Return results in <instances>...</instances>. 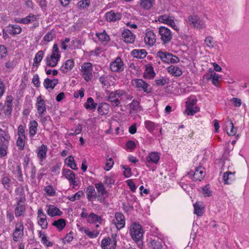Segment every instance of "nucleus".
<instances>
[{
	"mask_svg": "<svg viewBox=\"0 0 249 249\" xmlns=\"http://www.w3.org/2000/svg\"><path fill=\"white\" fill-rule=\"evenodd\" d=\"M159 33L163 44L170 42L172 38L171 31L167 27L161 26L159 28Z\"/></svg>",
	"mask_w": 249,
	"mask_h": 249,
	"instance_id": "5",
	"label": "nucleus"
},
{
	"mask_svg": "<svg viewBox=\"0 0 249 249\" xmlns=\"http://www.w3.org/2000/svg\"><path fill=\"white\" fill-rule=\"evenodd\" d=\"M97 104L94 103L92 97L88 98L87 102L85 103V107L88 109L95 110L97 107Z\"/></svg>",
	"mask_w": 249,
	"mask_h": 249,
	"instance_id": "32",
	"label": "nucleus"
},
{
	"mask_svg": "<svg viewBox=\"0 0 249 249\" xmlns=\"http://www.w3.org/2000/svg\"><path fill=\"white\" fill-rule=\"evenodd\" d=\"M90 4V0H82L77 3V6L80 9L85 10L88 8Z\"/></svg>",
	"mask_w": 249,
	"mask_h": 249,
	"instance_id": "43",
	"label": "nucleus"
},
{
	"mask_svg": "<svg viewBox=\"0 0 249 249\" xmlns=\"http://www.w3.org/2000/svg\"><path fill=\"white\" fill-rule=\"evenodd\" d=\"M146 51L144 49L134 50L131 52V54L137 58H143L146 55Z\"/></svg>",
	"mask_w": 249,
	"mask_h": 249,
	"instance_id": "29",
	"label": "nucleus"
},
{
	"mask_svg": "<svg viewBox=\"0 0 249 249\" xmlns=\"http://www.w3.org/2000/svg\"><path fill=\"white\" fill-rule=\"evenodd\" d=\"M36 107L39 115L43 114L46 111V108L45 105V101L41 96L37 98Z\"/></svg>",
	"mask_w": 249,
	"mask_h": 249,
	"instance_id": "17",
	"label": "nucleus"
},
{
	"mask_svg": "<svg viewBox=\"0 0 249 249\" xmlns=\"http://www.w3.org/2000/svg\"><path fill=\"white\" fill-rule=\"evenodd\" d=\"M167 71L173 76L178 77L182 75V71L178 67L171 65L167 68Z\"/></svg>",
	"mask_w": 249,
	"mask_h": 249,
	"instance_id": "18",
	"label": "nucleus"
},
{
	"mask_svg": "<svg viewBox=\"0 0 249 249\" xmlns=\"http://www.w3.org/2000/svg\"><path fill=\"white\" fill-rule=\"evenodd\" d=\"M203 194L205 197L210 196L212 195V191L210 190L208 185L205 186L202 188Z\"/></svg>",
	"mask_w": 249,
	"mask_h": 249,
	"instance_id": "64",
	"label": "nucleus"
},
{
	"mask_svg": "<svg viewBox=\"0 0 249 249\" xmlns=\"http://www.w3.org/2000/svg\"><path fill=\"white\" fill-rule=\"evenodd\" d=\"M47 147L46 145L42 144L38 149L37 152V157L41 161H42L46 157Z\"/></svg>",
	"mask_w": 249,
	"mask_h": 249,
	"instance_id": "27",
	"label": "nucleus"
},
{
	"mask_svg": "<svg viewBox=\"0 0 249 249\" xmlns=\"http://www.w3.org/2000/svg\"><path fill=\"white\" fill-rule=\"evenodd\" d=\"M130 108L131 110L138 111L139 110L141 109L140 103L136 100H133L130 104Z\"/></svg>",
	"mask_w": 249,
	"mask_h": 249,
	"instance_id": "50",
	"label": "nucleus"
},
{
	"mask_svg": "<svg viewBox=\"0 0 249 249\" xmlns=\"http://www.w3.org/2000/svg\"><path fill=\"white\" fill-rule=\"evenodd\" d=\"M9 142H0V157H5L7 155V149Z\"/></svg>",
	"mask_w": 249,
	"mask_h": 249,
	"instance_id": "39",
	"label": "nucleus"
},
{
	"mask_svg": "<svg viewBox=\"0 0 249 249\" xmlns=\"http://www.w3.org/2000/svg\"><path fill=\"white\" fill-rule=\"evenodd\" d=\"M58 83V80L57 79H50L47 78L44 80L43 85L46 89L50 88L53 89Z\"/></svg>",
	"mask_w": 249,
	"mask_h": 249,
	"instance_id": "22",
	"label": "nucleus"
},
{
	"mask_svg": "<svg viewBox=\"0 0 249 249\" xmlns=\"http://www.w3.org/2000/svg\"><path fill=\"white\" fill-rule=\"evenodd\" d=\"M47 212L49 215L52 217L56 215L60 216L62 214V212L58 208L52 205H49Z\"/></svg>",
	"mask_w": 249,
	"mask_h": 249,
	"instance_id": "20",
	"label": "nucleus"
},
{
	"mask_svg": "<svg viewBox=\"0 0 249 249\" xmlns=\"http://www.w3.org/2000/svg\"><path fill=\"white\" fill-rule=\"evenodd\" d=\"M109 106L107 103H101L98 105V111L102 115H106L108 113Z\"/></svg>",
	"mask_w": 249,
	"mask_h": 249,
	"instance_id": "28",
	"label": "nucleus"
},
{
	"mask_svg": "<svg viewBox=\"0 0 249 249\" xmlns=\"http://www.w3.org/2000/svg\"><path fill=\"white\" fill-rule=\"evenodd\" d=\"M157 56L160 58L163 62L168 64L177 63L179 61V59L172 53L161 51L157 53Z\"/></svg>",
	"mask_w": 249,
	"mask_h": 249,
	"instance_id": "1",
	"label": "nucleus"
},
{
	"mask_svg": "<svg viewBox=\"0 0 249 249\" xmlns=\"http://www.w3.org/2000/svg\"><path fill=\"white\" fill-rule=\"evenodd\" d=\"M24 226L23 223L20 222L16 225V228L13 233V239L15 242H17L21 239L24 235Z\"/></svg>",
	"mask_w": 249,
	"mask_h": 249,
	"instance_id": "6",
	"label": "nucleus"
},
{
	"mask_svg": "<svg viewBox=\"0 0 249 249\" xmlns=\"http://www.w3.org/2000/svg\"><path fill=\"white\" fill-rule=\"evenodd\" d=\"M0 142H8L10 139V137L7 131L2 130L1 128L0 129Z\"/></svg>",
	"mask_w": 249,
	"mask_h": 249,
	"instance_id": "41",
	"label": "nucleus"
},
{
	"mask_svg": "<svg viewBox=\"0 0 249 249\" xmlns=\"http://www.w3.org/2000/svg\"><path fill=\"white\" fill-rule=\"evenodd\" d=\"M7 53L6 47L2 45H0V59L3 58Z\"/></svg>",
	"mask_w": 249,
	"mask_h": 249,
	"instance_id": "63",
	"label": "nucleus"
},
{
	"mask_svg": "<svg viewBox=\"0 0 249 249\" xmlns=\"http://www.w3.org/2000/svg\"><path fill=\"white\" fill-rule=\"evenodd\" d=\"M65 163L72 169L74 170H78L74 158L72 156H69L65 160Z\"/></svg>",
	"mask_w": 249,
	"mask_h": 249,
	"instance_id": "34",
	"label": "nucleus"
},
{
	"mask_svg": "<svg viewBox=\"0 0 249 249\" xmlns=\"http://www.w3.org/2000/svg\"><path fill=\"white\" fill-rule=\"evenodd\" d=\"M84 195V193L82 191H79L71 196H69L68 199L71 201H74L76 200H79L80 197Z\"/></svg>",
	"mask_w": 249,
	"mask_h": 249,
	"instance_id": "51",
	"label": "nucleus"
},
{
	"mask_svg": "<svg viewBox=\"0 0 249 249\" xmlns=\"http://www.w3.org/2000/svg\"><path fill=\"white\" fill-rule=\"evenodd\" d=\"M46 217H40L38 220V224L41 227L42 229H46L47 228L48 222Z\"/></svg>",
	"mask_w": 249,
	"mask_h": 249,
	"instance_id": "52",
	"label": "nucleus"
},
{
	"mask_svg": "<svg viewBox=\"0 0 249 249\" xmlns=\"http://www.w3.org/2000/svg\"><path fill=\"white\" fill-rule=\"evenodd\" d=\"M15 192L17 195L19 196V197L17 198L18 200H20V202H25L26 200L24 190L23 187L20 188H17Z\"/></svg>",
	"mask_w": 249,
	"mask_h": 249,
	"instance_id": "38",
	"label": "nucleus"
},
{
	"mask_svg": "<svg viewBox=\"0 0 249 249\" xmlns=\"http://www.w3.org/2000/svg\"><path fill=\"white\" fill-rule=\"evenodd\" d=\"M197 100L196 98L190 97L186 102V108L192 107L196 104Z\"/></svg>",
	"mask_w": 249,
	"mask_h": 249,
	"instance_id": "57",
	"label": "nucleus"
},
{
	"mask_svg": "<svg viewBox=\"0 0 249 249\" xmlns=\"http://www.w3.org/2000/svg\"><path fill=\"white\" fill-rule=\"evenodd\" d=\"M212 79V83L215 86H217V83L218 82L219 79L221 78L220 76L216 74L213 71L211 70L210 78Z\"/></svg>",
	"mask_w": 249,
	"mask_h": 249,
	"instance_id": "47",
	"label": "nucleus"
},
{
	"mask_svg": "<svg viewBox=\"0 0 249 249\" xmlns=\"http://www.w3.org/2000/svg\"><path fill=\"white\" fill-rule=\"evenodd\" d=\"M155 76V73L154 71L153 68L151 66L146 67L145 71L143 74V77L145 78L151 79L153 78Z\"/></svg>",
	"mask_w": 249,
	"mask_h": 249,
	"instance_id": "31",
	"label": "nucleus"
},
{
	"mask_svg": "<svg viewBox=\"0 0 249 249\" xmlns=\"http://www.w3.org/2000/svg\"><path fill=\"white\" fill-rule=\"evenodd\" d=\"M12 100H7L5 102V105L3 107L2 103H0V107H2L4 110V113L6 115H9L11 114L12 110ZM1 109H0V111Z\"/></svg>",
	"mask_w": 249,
	"mask_h": 249,
	"instance_id": "24",
	"label": "nucleus"
},
{
	"mask_svg": "<svg viewBox=\"0 0 249 249\" xmlns=\"http://www.w3.org/2000/svg\"><path fill=\"white\" fill-rule=\"evenodd\" d=\"M55 36V34L52 31L49 32L44 36V40L47 42L51 41Z\"/></svg>",
	"mask_w": 249,
	"mask_h": 249,
	"instance_id": "62",
	"label": "nucleus"
},
{
	"mask_svg": "<svg viewBox=\"0 0 249 249\" xmlns=\"http://www.w3.org/2000/svg\"><path fill=\"white\" fill-rule=\"evenodd\" d=\"M235 172L227 171L223 176V181L225 184H230L234 180Z\"/></svg>",
	"mask_w": 249,
	"mask_h": 249,
	"instance_id": "19",
	"label": "nucleus"
},
{
	"mask_svg": "<svg viewBox=\"0 0 249 249\" xmlns=\"http://www.w3.org/2000/svg\"><path fill=\"white\" fill-rule=\"evenodd\" d=\"M92 65L90 63H84L82 66L81 71L83 74V77L86 81L90 80L92 77Z\"/></svg>",
	"mask_w": 249,
	"mask_h": 249,
	"instance_id": "3",
	"label": "nucleus"
},
{
	"mask_svg": "<svg viewBox=\"0 0 249 249\" xmlns=\"http://www.w3.org/2000/svg\"><path fill=\"white\" fill-rule=\"evenodd\" d=\"M174 17L167 15L160 16L158 17L159 22L169 25L176 31H178L179 29L176 26L174 21Z\"/></svg>",
	"mask_w": 249,
	"mask_h": 249,
	"instance_id": "4",
	"label": "nucleus"
},
{
	"mask_svg": "<svg viewBox=\"0 0 249 249\" xmlns=\"http://www.w3.org/2000/svg\"><path fill=\"white\" fill-rule=\"evenodd\" d=\"M122 36L126 43H132L135 41V36L128 29H125L122 32Z\"/></svg>",
	"mask_w": 249,
	"mask_h": 249,
	"instance_id": "11",
	"label": "nucleus"
},
{
	"mask_svg": "<svg viewBox=\"0 0 249 249\" xmlns=\"http://www.w3.org/2000/svg\"><path fill=\"white\" fill-rule=\"evenodd\" d=\"M199 18L196 15H191L188 17V21L193 27Z\"/></svg>",
	"mask_w": 249,
	"mask_h": 249,
	"instance_id": "61",
	"label": "nucleus"
},
{
	"mask_svg": "<svg viewBox=\"0 0 249 249\" xmlns=\"http://www.w3.org/2000/svg\"><path fill=\"white\" fill-rule=\"evenodd\" d=\"M160 154L157 152H151L146 158V160L148 162H152L154 163H157L160 160Z\"/></svg>",
	"mask_w": 249,
	"mask_h": 249,
	"instance_id": "26",
	"label": "nucleus"
},
{
	"mask_svg": "<svg viewBox=\"0 0 249 249\" xmlns=\"http://www.w3.org/2000/svg\"><path fill=\"white\" fill-rule=\"evenodd\" d=\"M149 246L153 249H161L162 247L161 242L151 239L149 242Z\"/></svg>",
	"mask_w": 249,
	"mask_h": 249,
	"instance_id": "42",
	"label": "nucleus"
},
{
	"mask_svg": "<svg viewBox=\"0 0 249 249\" xmlns=\"http://www.w3.org/2000/svg\"><path fill=\"white\" fill-rule=\"evenodd\" d=\"M52 225L56 227L58 230L62 231L66 226V221L65 219L61 218L54 221Z\"/></svg>",
	"mask_w": 249,
	"mask_h": 249,
	"instance_id": "35",
	"label": "nucleus"
},
{
	"mask_svg": "<svg viewBox=\"0 0 249 249\" xmlns=\"http://www.w3.org/2000/svg\"><path fill=\"white\" fill-rule=\"evenodd\" d=\"M130 235L133 239H139L143 236V230L139 224L133 223L130 230Z\"/></svg>",
	"mask_w": 249,
	"mask_h": 249,
	"instance_id": "2",
	"label": "nucleus"
},
{
	"mask_svg": "<svg viewBox=\"0 0 249 249\" xmlns=\"http://www.w3.org/2000/svg\"><path fill=\"white\" fill-rule=\"evenodd\" d=\"M38 124L36 121H33L30 123L29 134L31 137L35 136L37 130Z\"/></svg>",
	"mask_w": 249,
	"mask_h": 249,
	"instance_id": "33",
	"label": "nucleus"
},
{
	"mask_svg": "<svg viewBox=\"0 0 249 249\" xmlns=\"http://www.w3.org/2000/svg\"><path fill=\"white\" fill-rule=\"evenodd\" d=\"M103 220V218L94 213H90L87 218V221L89 223H95L96 222H99L100 223H102Z\"/></svg>",
	"mask_w": 249,
	"mask_h": 249,
	"instance_id": "25",
	"label": "nucleus"
},
{
	"mask_svg": "<svg viewBox=\"0 0 249 249\" xmlns=\"http://www.w3.org/2000/svg\"><path fill=\"white\" fill-rule=\"evenodd\" d=\"M155 0H140V6L145 9L149 10L153 5Z\"/></svg>",
	"mask_w": 249,
	"mask_h": 249,
	"instance_id": "30",
	"label": "nucleus"
},
{
	"mask_svg": "<svg viewBox=\"0 0 249 249\" xmlns=\"http://www.w3.org/2000/svg\"><path fill=\"white\" fill-rule=\"evenodd\" d=\"M44 56V53L42 51H39L36 54L35 57L34 59L33 66H37L38 65L41 61Z\"/></svg>",
	"mask_w": 249,
	"mask_h": 249,
	"instance_id": "40",
	"label": "nucleus"
},
{
	"mask_svg": "<svg viewBox=\"0 0 249 249\" xmlns=\"http://www.w3.org/2000/svg\"><path fill=\"white\" fill-rule=\"evenodd\" d=\"M106 17L107 21L109 22H115L116 20L121 19L122 18L121 15L119 13H115L113 10L107 13Z\"/></svg>",
	"mask_w": 249,
	"mask_h": 249,
	"instance_id": "14",
	"label": "nucleus"
},
{
	"mask_svg": "<svg viewBox=\"0 0 249 249\" xmlns=\"http://www.w3.org/2000/svg\"><path fill=\"white\" fill-rule=\"evenodd\" d=\"M21 28L18 25H13L11 26V29L9 30V33L10 35H17L19 34L21 32Z\"/></svg>",
	"mask_w": 249,
	"mask_h": 249,
	"instance_id": "44",
	"label": "nucleus"
},
{
	"mask_svg": "<svg viewBox=\"0 0 249 249\" xmlns=\"http://www.w3.org/2000/svg\"><path fill=\"white\" fill-rule=\"evenodd\" d=\"M144 125L146 129L150 132H152L155 129L154 123L150 121H146L144 122Z\"/></svg>",
	"mask_w": 249,
	"mask_h": 249,
	"instance_id": "53",
	"label": "nucleus"
},
{
	"mask_svg": "<svg viewBox=\"0 0 249 249\" xmlns=\"http://www.w3.org/2000/svg\"><path fill=\"white\" fill-rule=\"evenodd\" d=\"M86 193L89 201L92 202L96 198V193L93 186H89L86 189Z\"/></svg>",
	"mask_w": 249,
	"mask_h": 249,
	"instance_id": "15",
	"label": "nucleus"
},
{
	"mask_svg": "<svg viewBox=\"0 0 249 249\" xmlns=\"http://www.w3.org/2000/svg\"><path fill=\"white\" fill-rule=\"evenodd\" d=\"M206 46L210 49L213 48L214 43L213 37L211 36H207L204 40Z\"/></svg>",
	"mask_w": 249,
	"mask_h": 249,
	"instance_id": "54",
	"label": "nucleus"
},
{
	"mask_svg": "<svg viewBox=\"0 0 249 249\" xmlns=\"http://www.w3.org/2000/svg\"><path fill=\"white\" fill-rule=\"evenodd\" d=\"M96 36L102 42H107L109 40V36L106 33L105 31L102 33H96Z\"/></svg>",
	"mask_w": 249,
	"mask_h": 249,
	"instance_id": "48",
	"label": "nucleus"
},
{
	"mask_svg": "<svg viewBox=\"0 0 249 249\" xmlns=\"http://www.w3.org/2000/svg\"><path fill=\"white\" fill-rule=\"evenodd\" d=\"M24 203L25 202H20V200H18L15 209V214L16 217H19L25 213L26 206Z\"/></svg>",
	"mask_w": 249,
	"mask_h": 249,
	"instance_id": "12",
	"label": "nucleus"
},
{
	"mask_svg": "<svg viewBox=\"0 0 249 249\" xmlns=\"http://www.w3.org/2000/svg\"><path fill=\"white\" fill-rule=\"evenodd\" d=\"M114 164V161L110 157H109V156H107V162L106 163V167L105 169L107 171L109 170L112 167Z\"/></svg>",
	"mask_w": 249,
	"mask_h": 249,
	"instance_id": "55",
	"label": "nucleus"
},
{
	"mask_svg": "<svg viewBox=\"0 0 249 249\" xmlns=\"http://www.w3.org/2000/svg\"><path fill=\"white\" fill-rule=\"evenodd\" d=\"M85 233L89 236L90 238H93L96 237L99 232L97 231H90L89 230L86 229L84 231Z\"/></svg>",
	"mask_w": 249,
	"mask_h": 249,
	"instance_id": "56",
	"label": "nucleus"
},
{
	"mask_svg": "<svg viewBox=\"0 0 249 249\" xmlns=\"http://www.w3.org/2000/svg\"><path fill=\"white\" fill-rule=\"evenodd\" d=\"M25 138L18 137L17 141V145L18 147L19 150H22L24 147V141Z\"/></svg>",
	"mask_w": 249,
	"mask_h": 249,
	"instance_id": "59",
	"label": "nucleus"
},
{
	"mask_svg": "<svg viewBox=\"0 0 249 249\" xmlns=\"http://www.w3.org/2000/svg\"><path fill=\"white\" fill-rule=\"evenodd\" d=\"M108 100L112 103L113 106L116 107L118 106L120 103V100L116 96L113 92H111L108 96Z\"/></svg>",
	"mask_w": 249,
	"mask_h": 249,
	"instance_id": "36",
	"label": "nucleus"
},
{
	"mask_svg": "<svg viewBox=\"0 0 249 249\" xmlns=\"http://www.w3.org/2000/svg\"><path fill=\"white\" fill-rule=\"evenodd\" d=\"M116 227L117 229H121L124 227L125 218L124 216L121 213H117L115 215Z\"/></svg>",
	"mask_w": 249,
	"mask_h": 249,
	"instance_id": "10",
	"label": "nucleus"
},
{
	"mask_svg": "<svg viewBox=\"0 0 249 249\" xmlns=\"http://www.w3.org/2000/svg\"><path fill=\"white\" fill-rule=\"evenodd\" d=\"M63 175L69 180L70 184L75 185V175L73 171L68 169H64Z\"/></svg>",
	"mask_w": 249,
	"mask_h": 249,
	"instance_id": "13",
	"label": "nucleus"
},
{
	"mask_svg": "<svg viewBox=\"0 0 249 249\" xmlns=\"http://www.w3.org/2000/svg\"><path fill=\"white\" fill-rule=\"evenodd\" d=\"M36 20V18L35 16L33 14H30L26 17L22 18L21 21L23 24H28L30 22H34Z\"/></svg>",
	"mask_w": 249,
	"mask_h": 249,
	"instance_id": "45",
	"label": "nucleus"
},
{
	"mask_svg": "<svg viewBox=\"0 0 249 249\" xmlns=\"http://www.w3.org/2000/svg\"><path fill=\"white\" fill-rule=\"evenodd\" d=\"M60 56V54H57V55L51 54L50 55H48L45 60L46 62V65L51 67H55L58 63Z\"/></svg>",
	"mask_w": 249,
	"mask_h": 249,
	"instance_id": "9",
	"label": "nucleus"
},
{
	"mask_svg": "<svg viewBox=\"0 0 249 249\" xmlns=\"http://www.w3.org/2000/svg\"><path fill=\"white\" fill-rule=\"evenodd\" d=\"M45 191L49 196H53L55 193L53 187L52 185H49L45 187Z\"/></svg>",
	"mask_w": 249,
	"mask_h": 249,
	"instance_id": "60",
	"label": "nucleus"
},
{
	"mask_svg": "<svg viewBox=\"0 0 249 249\" xmlns=\"http://www.w3.org/2000/svg\"><path fill=\"white\" fill-rule=\"evenodd\" d=\"M204 177V173L203 169L201 170V168H197L196 170L194 173V177L195 179L201 180Z\"/></svg>",
	"mask_w": 249,
	"mask_h": 249,
	"instance_id": "46",
	"label": "nucleus"
},
{
	"mask_svg": "<svg viewBox=\"0 0 249 249\" xmlns=\"http://www.w3.org/2000/svg\"><path fill=\"white\" fill-rule=\"evenodd\" d=\"M110 69L113 72H119L124 71V63L120 57H117L115 61L110 63Z\"/></svg>",
	"mask_w": 249,
	"mask_h": 249,
	"instance_id": "8",
	"label": "nucleus"
},
{
	"mask_svg": "<svg viewBox=\"0 0 249 249\" xmlns=\"http://www.w3.org/2000/svg\"><path fill=\"white\" fill-rule=\"evenodd\" d=\"M144 41L149 45H153L156 42V36L152 31L147 32L144 37Z\"/></svg>",
	"mask_w": 249,
	"mask_h": 249,
	"instance_id": "16",
	"label": "nucleus"
},
{
	"mask_svg": "<svg viewBox=\"0 0 249 249\" xmlns=\"http://www.w3.org/2000/svg\"><path fill=\"white\" fill-rule=\"evenodd\" d=\"M4 188L8 190L12 185L11 180L8 177H4L1 180Z\"/></svg>",
	"mask_w": 249,
	"mask_h": 249,
	"instance_id": "49",
	"label": "nucleus"
},
{
	"mask_svg": "<svg viewBox=\"0 0 249 249\" xmlns=\"http://www.w3.org/2000/svg\"><path fill=\"white\" fill-rule=\"evenodd\" d=\"M108 192L106 190L104 192L102 191L98 193L97 194H96V198L100 202L103 203L104 205H107L108 203L107 202L106 199L108 197Z\"/></svg>",
	"mask_w": 249,
	"mask_h": 249,
	"instance_id": "21",
	"label": "nucleus"
},
{
	"mask_svg": "<svg viewBox=\"0 0 249 249\" xmlns=\"http://www.w3.org/2000/svg\"><path fill=\"white\" fill-rule=\"evenodd\" d=\"M74 61L73 59L67 60L64 65L60 68V71L64 73L67 72L71 70L74 67Z\"/></svg>",
	"mask_w": 249,
	"mask_h": 249,
	"instance_id": "23",
	"label": "nucleus"
},
{
	"mask_svg": "<svg viewBox=\"0 0 249 249\" xmlns=\"http://www.w3.org/2000/svg\"><path fill=\"white\" fill-rule=\"evenodd\" d=\"M194 213L197 216H201L203 213L204 207L199 202H196L194 205Z\"/></svg>",
	"mask_w": 249,
	"mask_h": 249,
	"instance_id": "37",
	"label": "nucleus"
},
{
	"mask_svg": "<svg viewBox=\"0 0 249 249\" xmlns=\"http://www.w3.org/2000/svg\"><path fill=\"white\" fill-rule=\"evenodd\" d=\"M111 239L109 237L104 238L101 242V247L103 249H107V246L110 244Z\"/></svg>",
	"mask_w": 249,
	"mask_h": 249,
	"instance_id": "58",
	"label": "nucleus"
},
{
	"mask_svg": "<svg viewBox=\"0 0 249 249\" xmlns=\"http://www.w3.org/2000/svg\"><path fill=\"white\" fill-rule=\"evenodd\" d=\"M132 84L135 85L136 88L142 89L144 92L149 93L151 91L150 88H149V85L145 81L141 79H135L132 81Z\"/></svg>",
	"mask_w": 249,
	"mask_h": 249,
	"instance_id": "7",
	"label": "nucleus"
}]
</instances>
